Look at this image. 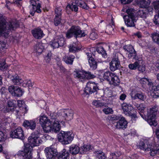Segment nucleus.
<instances>
[{"label": "nucleus", "instance_id": "obj_20", "mask_svg": "<svg viewBox=\"0 0 159 159\" xmlns=\"http://www.w3.org/2000/svg\"><path fill=\"white\" fill-rule=\"evenodd\" d=\"M11 82L14 85H20L22 84L23 80L18 75H12L10 77Z\"/></svg>", "mask_w": 159, "mask_h": 159}, {"label": "nucleus", "instance_id": "obj_19", "mask_svg": "<svg viewBox=\"0 0 159 159\" xmlns=\"http://www.w3.org/2000/svg\"><path fill=\"white\" fill-rule=\"evenodd\" d=\"M153 10V8L149 7L148 9L142 8L140 9L138 12V15L140 17L143 18H146L149 11H151Z\"/></svg>", "mask_w": 159, "mask_h": 159}, {"label": "nucleus", "instance_id": "obj_43", "mask_svg": "<svg viewBox=\"0 0 159 159\" xmlns=\"http://www.w3.org/2000/svg\"><path fill=\"white\" fill-rule=\"evenodd\" d=\"M90 149L91 146L90 145H84L81 147L80 153L81 154L84 153L87 151H89Z\"/></svg>", "mask_w": 159, "mask_h": 159}, {"label": "nucleus", "instance_id": "obj_34", "mask_svg": "<svg viewBox=\"0 0 159 159\" xmlns=\"http://www.w3.org/2000/svg\"><path fill=\"white\" fill-rule=\"evenodd\" d=\"M69 153L64 149L62 153L59 156L57 159H69Z\"/></svg>", "mask_w": 159, "mask_h": 159}, {"label": "nucleus", "instance_id": "obj_13", "mask_svg": "<svg viewBox=\"0 0 159 159\" xmlns=\"http://www.w3.org/2000/svg\"><path fill=\"white\" fill-rule=\"evenodd\" d=\"M98 89V87L96 84L94 82H89L87 84L84 91L87 94H88L95 93Z\"/></svg>", "mask_w": 159, "mask_h": 159}, {"label": "nucleus", "instance_id": "obj_44", "mask_svg": "<svg viewBox=\"0 0 159 159\" xmlns=\"http://www.w3.org/2000/svg\"><path fill=\"white\" fill-rule=\"evenodd\" d=\"M96 156L98 159H106V156L104 153L101 151H98L96 153Z\"/></svg>", "mask_w": 159, "mask_h": 159}, {"label": "nucleus", "instance_id": "obj_27", "mask_svg": "<svg viewBox=\"0 0 159 159\" xmlns=\"http://www.w3.org/2000/svg\"><path fill=\"white\" fill-rule=\"evenodd\" d=\"M17 105L20 110H22V112L25 114L28 111L27 106L25 105V102L22 100H17Z\"/></svg>", "mask_w": 159, "mask_h": 159}, {"label": "nucleus", "instance_id": "obj_32", "mask_svg": "<svg viewBox=\"0 0 159 159\" xmlns=\"http://www.w3.org/2000/svg\"><path fill=\"white\" fill-rule=\"evenodd\" d=\"M111 17V23H109V25H107L106 29V32L109 34H111L112 33L113 30V26L114 25V22L113 21L112 17L111 16H110Z\"/></svg>", "mask_w": 159, "mask_h": 159}, {"label": "nucleus", "instance_id": "obj_53", "mask_svg": "<svg viewBox=\"0 0 159 159\" xmlns=\"http://www.w3.org/2000/svg\"><path fill=\"white\" fill-rule=\"evenodd\" d=\"M52 57V54L51 52H48L46 57L45 58V60L46 62L49 63L51 61Z\"/></svg>", "mask_w": 159, "mask_h": 159}, {"label": "nucleus", "instance_id": "obj_12", "mask_svg": "<svg viewBox=\"0 0 159 159\" xmlns=\"http://www.w3.org/2000/svg\"><path fill=\"white\" fill-rule=\"evenodd\" d=\"M44 152L47 159H55L58 154L57 149L53 148L52 146L46 148Z\"/></svg>", "mask_w": 159, "mask_h": 159}, {"label": "nucleus", "instance_id": "obj_57", "mask_svg": "<svg viewBox=\"0 0 159 159\" xmlns=\"http://www.w3.org/2000/svg\"><path fill=\"white\" fill-rule=\"evenodd\" d=\"M103 111L106 114H112L113 112L112 109L110 108H104L103 109Z\"/></svg>", "mask_w": 159, "mask_h": 159}, {"label": "nucleus", "instance_id": "obj_63", "mask_svg": "<svg viewBox=\"0 0 159 159\" xmlns=\"http://www.w3.org/2000/svg\"><path fill=\"white\" fill-rule=\"evenodd\" d=\"M39 49L40 46H39V44H36V45L34 47V51H35L36 52H37V54H38L39 55Z\"/></svg>", "mask_w": 159, "mask_h": 159}, {"label": "nucleus", "instance_id": "obj_35", "mask_svg": "<svg viewBox=\"0 0 159 159\" xmlns=\"http://www.w3.org/2000/svg\"><path fill=\"white\" fill-rule=\"evenodd\" d=\"M151 37L155 43L159 45V33H153L151 34Z\"/></svg>", "mask_w": 159, "mask_h": 159}, {"label": "nucleus", "instance_id": "obj_25", "mask_svg": "<svg viewBox=\"0 0 159 159\" xmlns=\"http://www.w3.org/2000/svg\"><path fill=\"white\" fill-rule=\"evenodd\" d=\"M23 125L25 127L31 129H34L36 127V123L32 120L29 121L25 120L23 123Z\"/></svg>", "mask_w": 159, "mask_h": 159}, {"label": "nucleus", "instance_id": "obj_15", "mask_svg": "<svg viewBox=\"0 0 159 159\" xmlns=\"http://www.w3.org/2000/svg\"><path fill=\"white\" fill-rule=\"evenodd\" d=\"M30 9V14L33 16L35 12L38 13H40V3L39 1L37 2L35 0L31 1V4L29 6Z\"/></svg>", "mask_w": 159, "mask_h": 159}, {"label": "nucleus", "instance_id": "obj_22", "mask_svg": "<svg viewBox=\"0 0 159 159\" xmlns=\"http://www.w3.org/2000/svg\"><path fill=\"white\" fill-rule=\"evenodd\" d=\"M69 152L73 155H75L80 152V148L76 144H72L69 147Z\"/></svg>", "mask_w": 159, "mask_h": 159}, {"label": "nucleus", "instance_id": "obj_49", "mask_svg": "<svg viewBox=\"0 0 159 159\" xmlns=\"http://www.w3.org/2000/svg\"><path fill=\"white\" fill-rule=\"evenodd\" d=\"M62 9L60 7L56 8L55 10V17H61Z\"/></svg>", "mask_w": 159, "mask_h": 159}, {"label": "nucleus", "instance_id": "obj_62", "mask_svg": "<svg viewBox=\"0 0 159 159\" xmlns=\"http://www.w3.org/2000/svg\"><path fill=\"white\" fill-rule=\"evenodd\" d=\"M148 82V79L146 78H143L140 80V83L142 84H147Z\"/></svg>", "mask_w": 159, "mask_h": 159}, {"label": "nucleus", "instance_id": "obj_18", "mask_svg": "<svg viewBox=\"0 0 159 159\" xmlns=\"http://www.w3.org/2000/svg\"><path fill=\"white\" fill-rule=\"evenodd\" d=\"M128 123L123 117H122L118 121L116 122L115 126L117 129H123L126 128Z\"/></svg>", "mask_w": 159, "mask_h": 159}, {"label": "nucleus", "instance_id": "obj_58", "mask_svg": "<svg viewBox=\"0 0 159 159\" xmlns=\"http://www.w3.org/2000/svg\"><path fill=\"white\" fill-rule=\"evenodd\" d=\"M123 116L121 115H112L111 117V119L112 120H120Z\"/></svg>", "mask_w": 159, "mask_h": 159}, {"label": "nucleus", "instance_id": "obj_1", "mask_svg": "<svg viewBox=\"0 0 159 159\" xmlns=\"http://www.w3.org/2000/svg\"><path fill=\"white\" fill-rule=\"evenodd\" d=\"M59 116L57 113H54L51 116L50 120H48L45 116L40 117V125L44 132H59L61 129L60 123L64 125L65 123L63 121L59 120Z\"/></svg>", "mask_w": 159, "mask_h": 159}, {"label": "nucleus", "instance_id": "obj_54", "mask_svg": "<svg viewBox=\"0 0 159 159\" xmlns=\"http://www.w3.org/2000/svg\"><path fill=\"white\" fill-rule=\"evenodd\" d=\"M98 37V35L97 33L95 32H93L91 33L89 36L90 38L93 40H94L97 39Z\"/></svg>", "mask_w": 159, "mask_h": 159}, {"label": "nucleus", "instance_id": "obj_60", "mask_svg": "<svg viewBox=\"0 0 159 159\" xmlns=\"http://www.w3.org/2000/svg\"><path fill=\"white\" fill-rule=\"evenodd\" d=\"M141 63L140 64L139 66H138L137 68L138 70L140 71H141L142 72H144L145 70V68L144 66H141Z\"/></svg>", "mask_w": 159, "mask_h": 159}, {"label": "nucleus", "instance_id": "obj_45", "mask_svg": "<svg viewBox=\"0 0 159 159\" xmlns=\"http://www.w3.org/2000/svg\"><path fill=\"white\" fill-rule=\"evenodd\" d=\"M123 48L125 51L127 52V53H129L130 52H132V50L134 49V47L130 44L125 45L123 47Z\"/></svg>", "mask_w": 159, "mask_h": 159}, {"label": "nucleus", "instance_id": "obj_47", "mask_svg": "<svg viewBox=\"0 0 159 159\" xmlns=\"http://www.w3.org/2000/svg\"><path fill=\"white\" fill-rule=\"evenodd\" d=\"M95 97L98 98H100L104 96V92L103 90L99 89L98 88V90L96 91Z\"/></svg>", "mask_w": 159, "mask_h": 159}, {"label": "nucleus", "instance_id": "obj_30", "mask_svg": "<svg viewBox=\"0 0 159 159\" xmlns=\"http://www.w3.org/2000/svg\"><path fill=\"white\" fill-rule=\"evenodd\" d=\"M137 2L140 7L144 8L148 7L150 3L149 1H146L145 0H137Z\"/></svg>", "mask_w": 159, "mask_h": 159}, {"label": "nucleus", "instance_id": "obj_40", "mask_svg": "<svg viewBox=\"0 0 159 159\" xmlns=\"http://www.w3.org/2000/svg\"><path fill=\"white\" fill-rule=\"evenodd\" d=\"M93 104L97 107H102L106 105V103L99 100H95L93 102Z\"/></svg>", "mask_w": 159, "mask_h": 159}, {"label": "nucleus", "instance_id": "obj_9", "mask_svg": "<svg viewBox=\"0 0 159 159\" xmlns=\"http://www.w3.org/2000/svg\"><path fill=\"white\" fill-rule=\"evenodd\" d=\"M78 6L86 9L89 7L86 3L81 0H73L71 4L68 5L66 8L67 9H70L72 11L77 12L78 10Z\"/></svg>", "mask_w": 159, "mask_h": 159}, {"label": "nucleus", "instance_id": "obj_5", "mask_svg": "<svg viewBox=\"0 0 159 159\" xmlns=\"http://www.w3.org/2000/svg\"><path fill=\"white\" fill-rule=\"evenodd\" d=\"M126 12L128 15L123 16L125 24L128 27L135 26L136 20L134 10L132 8H129L126 10Z\"/></svg>", "mask_w": 159, "mask_h": 159}, {"label": "nucleus", "instance_id": "obj_61", "mask_svg": "<svg viewBox=\"0 0 159 159\" xmlns=\"http://www.w3.org/2000/svg\"><path fill=\"white\" fill-rule=\"evenodd\" d=\"M154 89L156 92V96L159 97V84L156 86Z\"/></svg>", "mask_w": 159, "mask_h": 159}, {"label": "nucleus", "instance_id": "obj_51", "mask_svg": "<svg viewBox=\"0 0 159 159\" xmlns=\"http://www.w3.org/2000/svg\"><path fill=\"white\" fill-rule=\"evenodd\" d=\"M61 17H55L54 19V24L56 26H58L60 24L61 20Z\"/></svg>", "mask_w": 159, "mask_h": 159}, {"label": "nucleus", "instance_id": "obj_31", "mask_svg": "<svg viewBox=\"0 0 159 159\" xmlns=\"http://www.w3.org/2000/svg\"><path fill=\"white\" fill-rule=\"evenodd\" d=\"M75 58L73 55L65 56L63 58V60L66 64L72 65Z\"/></svg>", "mask_w": 159, "mask_h": 159}, {"label": "nucleus", "instance_id": "obj_8", "mask_svg": "<svg viewBox=\"0 0 159 159\" xmlns=\"http://www.w3.org/2000/svg\"><path fill=\"white\" fill-rule=\"evenodd\" d=\"M157 111V109L156 107H153L148 111L147 114V121L152 127H156L157 125V121L156 119Z\"/></svg>", "mask_w": 159, "mask_h": 159}, {"label": "nucleus", "instance_id": "obj_14", "mask_svg": "<svg viewBox=\"0 0 159 159\" xmlns=\"http://www.w3.org/2000/svg\"><path fill=\"white\" fill-rule=\"evenodd\" d=\"M8 90L12 96L15 97L21 96L24 92L20 88L14 85L9 86Z\"/></svg>", "mask_w": 159, "mask_h": 159}, {"label": "nucleus", "instance_id": "obj_38", "mask_svg": "<svg viewBox=\"0 0 159 159\" xmlns=\"http://www.w3.org/2000/svg\"><path fill=\"white\" fill-rule=\"evenodd\" d=\"M33 84V82H32L31 80H23L22 86L25 87H28L30 89L31 88Z\"/></svg>", "mask_w": 159, "mask_h": 159}, {"label": "nucleus", "instance_id": "obj_21", "mask_svg": "<svg viewBox=\"0 0 159 159\" xmlns=\"http://www.w3.org/2000/svg\"><path fill=\"white\" fill-rule=\"evenodd\" d=\"M121 107L124 113L126 115L129 114L133 109V107L131 105L125 102H124L122 104Z\"/></svg>", "mask_w": 159, "mask_h": 159}, {"label": "nucleus", "instance_id": "obj_24", "mask_svg": "<svg viewBox=\"0 0 159 159\" xmlns=\"http://www.w3.org/2000/svg\"><path fill=\"white\" fill-rule=\"evenodd\" d=\"M130 95L132 100H134L137 98L141 100H144L145 99V95L142 93L139 92L134 94L133 92L131 93Z\"/></svg>", "mask_w": 159, "mask_h": 159}, {"label": "nucleus", "instance_id": "obj_42", "mask_svg": "<svg viewBox=\"0 0 159 159\" xmlns=\"http://www.w3.org/2000/svg\"><path fill=\"white\" fill-rule=\"evenodd\" d=\"M127 54L128 55V57L129 59L133 58L137 59V57H136V52L134 49L132 50V52H130L129 53H127Z\"/></svg>", "mask_w": 159, "mask_h": 159}, {"label": "nucleus", "instance_id": "obj_55", "mask_svg": "<svg viewBox=\"0 0 159 159\" xmlns=\"http://www.w3.org/2000/svg\"><path fill=\"white\" fill-rule=\"evenodd\" d=\"M51 45L53 48H58L60 47L58 43H57V40H53L51 42Z\"/></svg>", "mask_w": 159, "mask_h": 159}, {"label": "nucleus", "instance_id": "obj_52", "mask_svg": "<svg viewBox=\"0 0 159 159\" xmlns=\"http://www.w3.org/2000/svg\"><path fill=\"white\" fill-rule=\"evenodd\" d=\"M110 155L111 156V159H116L120 155V152L112 153Z\"/></svg>", "mask_w": 159, "mask_h": 159}, {"label": "nucleus", "instance_id": "obj_36", "mask_svg": "<svg viewBox=\"0 0 159 159\" xmlns=\"http://www.w3.org/2000/svg\"><path fill=\"white\" fill-rule=\"evenodd\" d=\"M114 74L110 71L105 72L103 74V77L104 79L109 82Z\"/></svg>", "mask_w": 159, "mask_h": 159}, {"label": "nucleus", "instance_id": "obj_6", "mask_svg": "<svg viewBox=\"0 0 159 159\" xmlns=\"http://www.w3.org/2000/svg\"><path fill=\"white\" fill-rule=\"evenodd\" d=\"M86 35L84 31L81 30L79 26L73 25L66 32V37L70 38L73 35L76 38L84 37Z\"/></svg>", "mask_w": 159, "mask_h": 159}, {"label": "nucleus", "instance_id": "obj_48", "mask_svg": "<svg viewBox=\"0 0 159 159\" xmlns=\"http://www.w3.org/2000/svg\"><path fill=\"white\" fill-rule=\"evenodd\" d=\"M152 5L155 10H158L159 9V0H157L153 1L152 3Z\"/></svg>", "mask_w": 159, "mask_h": 159}, {"label": "nucleus", "instance_id": "obj_26", "mask_svg": "<svg viewBox=\"0 0 159 159\" xmlns=\"http://www.w3.org/2000/svg\"><path fill=\"white\" fill-rule=\"evenodd\" d=\"M120 82V80L118 77L116 75L114 74L111 79L109 81V83L111 85H113L114 86H117L119 84Z\"/></svg>", "mask_w": 159, "mask_h": 159}, {"label": "nucleus", "instance_id": "obj_2", "mask_svg": "<svg viewBox=\"0 0 159 159\" xmlns=\"http://www.w3.org/2000/svg\"><path fill=\"white\" fill-rule=\"evenodd\" d=\"M40 134L39 133H33L28 139V142L30 143L25 144L24 151L22 153V156L29 155L30 154L32 156V151L33 150V146H39L40 143Z\"/></svg>", "mask_w": 159, "mask_h": 159}, {"label": "nucleus", "instance_id": "obj_23", "mask_svg": "<svg viewBox=\"0 0 159 159\" xmlns=\"http://www.w3.org/2000/svg\"><path fill=\"white\" fill-rule=\"evenodd\" d=\"M135 105L139 111V113L143 119L145 118V112L144 111V109H145L144 105L143 103H141L139 104H136Z\"/></svg>", "mask_w": 159, "mask_h": 159}, {"label": "nucleus", "instance_id": "obj_4", "mask_svg": "<svg viewBox=\"0 0 159 159\" xmlns=\"http://www.w3.org/2000/svg\"><path fill=\"white\" fill-rule=\"evenodd\" d=\"M19 26L18 24L14 22H7L5 20L0 16V34L8 35L10 31L14 30Z\"/></svg>", "mask_w": 159, "mask_h": 159}, {"label": "nucleus", "instance_id": "obj_64", "mask_svg": "<svg viewBox=\"0 0 159 159\" xmlns=\"http://www.w3.org/2000/svg\"><path fill=\"white\" fill-rule=\"evenodd\" d=\"M6 47V43L3 41H0V49H3Z\"/></svg>", "mask_w": 159, "mask_h": 159}, {"label": "nucleus", "instance_id": "obj_7", "mask_svg": "<svg viewBox=\"0 0 159 159\" xmlns=\"http://www.w3.org/2000/svg\"><path fill=\"white\" fill-rule=\"evenodd\" d=\"M73 134L70 132L61 131L58 135L59 141L64 145L70 143L73 140Z\"/></svg>", "mask_w": 159, "mask_h": 159}, {"label": "nucleus", "instance_id": "obj_28", "mask_svg": "<svg viewBox=\"0 0 159 159\" xmlns=\"http://www.w3.org/2000/svg\"><path fill=\"white\" fill-rule=\"evenodd\" d=\"M142 61L141 59L139 58L137 59L136 61L133 63H131L129 65L128 67L130 70H135L137 68L138 66L142 63Z\"/></svg>", "mask_w": 159, "mask_h": 159}, {"label": "nucleus", "instance_id": "obj_41", "mask_svg": "<svg viewBox=\"0 0 159 159\" xmlns=\"http://www.w3.org/2000/svg\"><path fill=\"white\" fill-rule=\"evenodd\" d=\"M15 101L14 100H9L7 102V105L10 108L8 109L10 110L11 111H14V109L16 108V107L14 106V102Z\"/></svg>", "mask_w": 159, "mask_h": 159}, {"label": "nucleus", "instance_id": "obj_37", "mask_svg": "<svg viewBox=\"0 0 159 159\" xmlns=\"http://www.w3.org/2000/svg\"><path fill=\"white\" fill-rule=\"evenodd\" d=\"M33 36L36 39H38L40 37V28L38 27L31 31Z\"/></svg>", "mask_w": 159, "mask_h": 159}, {"label": "nucleus", "instance_id": "obj_3", "mask_svg": "<svg viewBox=\"0 0 159 159\" xmlns=\"http://www.w3.org/2000/svg\"><path fill=\"white\" fill-rule=\"evenodd\" d=\"M138 146L141 150L145 151H150V153L151 156H154L159 152V144H157L153 146L152 143L148 139H145L140 141Z\"/></svg>", "mask_w": 159, "mask_h": 159}, {"label": "nucleus", "instance_id": "obj_46", "mask_svg": "<svg viewBox=\"0 0 159 159\" xmlns=\"http://www.w3.org/2000/svg\"><path fill=\"white\" fill-rule=\"evenodd\" d=\"M7 65H6L5 60L4 59L0 60V70H4L6 69Z\"/></svg>", "mask_w": 159, "mask_h": 159}, {"label": "nucleus", "instance_id": "obj_33", "mask_svg": "<svg viewBox=\"0 0 159 159\" xmlns=\"http://www.w3.org/2000/svg\"><path fill=\"white\" fill-rule=\"evenodd\" d=\"M69 52L75 53L78 52L80 50V48L78 47L75 43H73L70 44L69 46Z\"/></svg>", "mask_w": 159, "mask_h": 159}, {"label": "nucleus", "instance_id": "obj_59", "mask_svg": "<svg viewBox=\"0 0 159 159\" xmlns=\"http://www.w3.org/2000/svg\"><path fill=\"white\" fill-rule=\"evenodd\" d=\"M5 140L4 133L2 131H0V142L4 141Z\"/></svg>", "mask_w": 159, "mask_h": 159}, {"label": "nucleus", "instance_id": "obj_11", "mask_svg": "<svg viewBox=\"0 0 159 159\" xmlns=\"http://www.w3.org/2000/svg\"><path fill=\"white\" fill-rule=\"evenodd\" d=\"M120 56V55L119 53H116L113 56L109 63L110 68L111 71H114L120 68V65L119 57Z\"/></svg>", "mask_w": 159, "mask_h": 159}, {"label": "nucleus", "instance_id": "obj_10", "mask_svg": "<svg viewBox=\"0 0 159 159\" xmlns=\"http://www.w3.org/2000/svg\"><path fill=\"white\" fill-rule=\"evenodd\" d=\"M74 75L82 81V80L90 79L94 78L95 76L90 72L75 71H74Z\"/></svg>", "mask_w": 159, "mask_h": 159}, {"label": "nucleus", "instance_id": "obj_29", "mask_svg": "<svg viewBox=\"0 0 159 159\" xmlns=\"http://www.w3.org/2000/svg\"><path fill=\"white\" fill-rule=\"evenodd\" d=\"M54 40H57L60 47H62L65 44L64 38L62 34L57 36Z\"/></svg>", "mask_w": 159, "mask_h": 159}, {"label": "nucleus", "instance_id": "obj_17", "mask_svg": "<svg viewBox=\"0 0 159 159\" xmlns=\"http://www.w3.org/2000/svg\"><path fill=\"white\" fill-rule=\"evenodd\" d=\"M61 113L65 119L67 121L71 120L73 118L74 111L71 109H67L62 110Z\"/></svg>", "mask_w": 159, "mask_h": 159}, {"label": "nucleus", "instance_id": "obj_16", "mask_svg": "<svg viewBox=\"0 0 159 159\" xmlns=\"http://www.w3.org/2000/svg\"><path fill=\"white\" fill-rule=\"evenodd\" d=\"M10 136L13 138H18L21 140L24 139V134L22 129L18 127L11 132Z\"/></svg>", "mask_w": 159, "mask_h": 159}, {"label": "nucleus", "instance_id": "obj_50", "mask_svg": "<svg viewBox=\"0 0 159 159\" xmlns=\"http://www.w3.org/2000/svg\"><path fill=\"white\" fill-rule=\"evenodd\" d=\"M97 51L99 53L102 55H104L106 54V52L104 48L102 46H100L96 49Z\"/></svg>", "mask_w": 159, "mask_h": 159}, {"label": "nucleus", "instance_id": "obj_39", "mask_svg": "<svg viewBox=\"0 0 159 159\" xmlns=\"http://www.w3.org/2000/svg\"><path fill=\"white\" fill-rule=\"evenodd\" d=\"M89 63L90 67L92 70H95L97 69V62L94 60V58L89 59Z\"/></svg>", "mask_w": 159, "mask_h": 159}, {"label": "nucleus", "instance_id": "obj_56", "mask_svg": "<svg viewBox=\"0 0 159 159\" xmlns=\"http://www.w3.org/2000/svg\"><path fill=\"white\" fill-rule=\"evenodd\" d=\"M153 21L155 24L159 25V12L155 16Z\"/></svg>", "mask_w": 159, "mask_h": 159}]
</instances>
